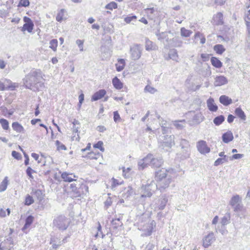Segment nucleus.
Segmentation results:
<instances>
[{"instance_id":"nucleus-1","label":"nucleus","mask_w":250,"mask_h":250,"mask_svg":"<svg viewBox=\"0 0 250 250\" xmlns=\"http://www.w3.org/2000/svg\"><path fill=\"white\" fill-rule=\"evenodd\" d=\"M45 75L39 69L33 68L23 79L25 87L33 91H38L43 89L44 86Z\"/></svg>"},{"instance_id":"nucleus-2","label":"nucleus","mask_w":250,"mask_h":250,"mask_svg":"<svg viewBox=\"0 0 250 250\" xmlns=\"http://www.w3.org/2000/svg\"><path fill=\"white\" fill-rule=\"evenodd\" d=\"M69 221L63 215H60L53 220V225L61 230H65L69 226Z\"/></svg>"},{"instance_id":"nucleus-3","label":"nucleus","mask_w":250,"mask_h":250,"mask_svg":"<svg viewBox=\"0 0 250 250\" xmlns=\"http://www.w3.org/2000/svg\"><path fill=\"white\" fill-rule=\"evenodd\" d=\"M164 137L162 142L160 145V147L166 151H168L174 145V136L166 135Z\"/></svg>"},{"instance_id":"nucleus-4","label":"nucleus","mask_w":250,"mask_h":250,"mask_svg":"<svg viewBox=\"0 0 250 250\" xmlns=\"http://www.w3.org/2000/svg\"><path fill=\"white\" fill-rule=\"evenodd\" d=\"M143 188H144V192L141 195L142 197H151L152 195V192L156 189H157V185L153 181H150L149 183L148 182L145 186H143Z\"/></svg>"},{"instance_id":"nucleus-5","label":"nucleus","mask_w":250,"mask_h":250,"mask_svg":"<svg viewBox=\"0 0 250 250\" xmlns=\"http://www.w3.org/2000/svg\"><path fill=\"white\" fill-rule=\"evenodd\" d=\"M154 226H155V222L153 220L143 225L142 227L140 229V230L144 232L142 235L143 236H150L152 232Z\"/></svg>"},{"instance_id":"nucleus-6","label":"nucleus","mask_w":250,"mask_h":250,"mask_svg":"<svg viewBox=\"0 0 250 250\" xmlns=\"http://www.w3.org/2000/svg\"><path fill=\"white\" fill-rule=\"evenodd\" d=\"M196 147L198 151L202 154H206L210 152V148L208 146L205 141L200 140L197 143Z\"/></svg>"},{"instance_id":"nucleus-7","label":"nucleus","mask_w":250,"mask_h":250,"mask_svg":"<svg viewBox=\"0 0 250 250\" xmlns=\"http://www.w3.org/2000/svg\"><path fill=\"white\" fill-rule=\"evenodd\" d=\"M23 20L25 23L21 27V31L24 32L27 31L29 33H31L34 25L33 22L30 18L26 16L23 17Z\"/></svg>"},{"instance_id":"nucleus-8","label":"nucleus","mask_w":250,"mask_h":250,"mask_svg":"<svg viewBox=\"0 0 250 250\" xmlns=\"http://www.w3.org/2000/svg\"><path fill=\"white\" fill-rule=\"evenodd\" d=\"M215 240V237L214 233L212 232H209L203 238V246L205 248H207L210 246Z\"/></svg>"},{"instance_id":"nucleus-9","label":"nucleus","mask_w":250,"mask_h":250,"mask_svg":"<svg viewBox=\"0 0 250 250\" xmlns=\"http://www.w3.org/2000/svg\"><path fill=\"white\" fill-rule=\"evenodd\" d=\"M131 57L132 59L135 61L139 59L141 57V51L140 45L136 44L132 46L130 48Z\"/></svg>"},{"instance_id":"nucleus-10","label":"nucleus","mask_w":250,"mask_h":250,"mask_svg":"<svg viewBox=\"0 0 250 250\" xmlns=\"http://www.w3.org/2000/svg\"><path fill=\"white\" fill-rule=\"evenodd\" d=\"M171 181V179L170 176L164 178L156 184V185H157V188H158L160 190L165 189L169 186Z\"/></svg>"},{"instance_id":"nucleus-11","label":"nucleus","mask_w":250,"mask_h":250,"mask_svg":"<svg viewBox=\"0 0 250 250\" xmlns=\"http://www.w3.org/2000/svg\"><path fill=\"white\" fill-rule=\"evenodd\" d=\"M168 201L167 197L166 195H162L157 201L156 204L158 209L163 210L164 209Z\"/></svg>"},{"instance_id":"nucleus-12","label":"nucleus","mask_w":250,"mask_h":250,"mask_svg":"<svg viewBox=\"0 0 250 250\" xmlns=\"http://www.w3.org/2000/svg\"><path fill=\"white\" fill-rule=\"evenodd\" d=\"M167 177V170L165 168H162L155 172V179L157 182L161 181Z\"/></svg>"},{"instance_id":"nucleus-13","label":"nucleus","mask_w":250,"mask_h":250,"mask_svg":"<svg viewBox=\"0 0 250 250\" xmlns=\"http://www.w3.org/2000/svg\"><path fill=\"white\" fill-rule=\"evenodd\" d=\"M61 177L64 182H71L75 181L76 183H77V181L75 179L76 176L73 173L64 172L62 174Z\"/></svg>"},{"instance_id":"nucleus-14","label":"nucleus","mask_w":250,"mask_h":250,"mask_svg":"<svg viewBox=\"0 0 250 250\" xmlns=\"http://www.w3.org/2000/svg\"><path fill=\"white\" fill-rule=\"evenodd\" d=\"M228 82V79L224 76H217L215 78L214 85L215 86H220L227 84Z\"/></svg>"},{"instance_id":"nucleus-15","label":"nucleus","mask_w":250,"mask_h":250,"mask_svg":"<svg viewBox=\"0 0 250 250\" xmlns=\"http://www.w3.org/2000/svg\"><path fill=\"white\" fill-rule=\"evenodd\" d=\"M207 106L211 112H215L218 110V106L215 104L213 98L210 97L207 101Z\"/></svg>"},{"instance_id":"nucleus-16","label":"nucleus","mask_w":250,"mask_h":250,"mask_svg":"<svg viewBox=\"0 0 250 250\" xmlns=\"http://www.w3.org/2000/svg\"><path fill=\"white\" fill-rule=\"evenodd\" d=\"M106 92L104 89H100L95 92L92 96L91 101H96L101 99L104 96Z\"/></svg>"},{"instance_id":"nucleus-17","label":"nucleus","mask_w":250,"mask_h":250,"mask_svg":"<svg viewBox=\"0 0 250 250\" xmlns=\"http://www.w3.org/2000/svg\"><path fill=\"white\" fill-rule=\"evenodd\" d=\"M6 90H14L15 88L18 87L19 84L18 83H12L10 80L4 79L3 80Z\"/></svg>"},{"instance_id":"nucleus-18","label":"nucleus","mask_w":250,"mask_h":250,"mask_svg":"<svg viewBox=\"0 0 250 250\" xmlns=\"http://www.w3.org/2000/svg\"><path fill=\"white\" fill-rule=\"evenodd\" d=\"M78 186H79L78 187L79 192L77 194V196H81L82 195H86L88 193V187L86 185L79 184Z\"/></svg>"},{"instance_id":"nucleus-19","label":"nucleus","mask_w":250,"mask_h":250,"mask_svg":"<svg viewBox=\"0 0 250 250\" xmlns=\"http://www.w3.org/2000/svg\"><path fill=\"white\" fill-rule=\"evenodd\" d=\"M213 22L217 25H222L224 23L223 14L219 12L214 15L213 18Z\"/></svg>"},{"instance_id":"nucleus-20","label":"nucleus","mask_w":250,"mask_h":250,"mask_svg":"<svg viewBox=\"0 0 250 250\" xmlns=\"http://www.w3.org/2000/svg\"><path fill=\"white\" fill-rule=\"evenodd\" d=\"M34 221V217L32 215L28 216L25 219V224L22 227L21 230L25 233H27V229L30 226V225L32 224Z\"/></svg>"},{"instance_id":"nucleus-21","label":"nucleus","mask_w":250,"mask_h":250,"mask_svg":"<svg viewBox=\"0 0 250 250\" xmlns=\"http://www.w3.org/2000/svg\"><path fill=\"white\" fill-rule=\"evenodd\" d=\"M222 139L224 143H229L233 139V135L231 131H228L227 132L223 134Z\"/></svg>"},{"instance_id":"nucleus-22","label":"nucleus","mask_w":250,"mask_h":250,"mask_svg":"<svg viewBox=\"0 0 250 250\" xmlns=\"http://www.w3.org/2000/svg\"><path fill=\"white\" fill-rule=\"evenodd\" d=\"M201 57L202 58V61L204 62L208 61L210 58V62H221L220 61L216 58L213 57L210 58V55L209 54H202Z\"/></svg>"},{"instance_id":"nucleus-23","label":"nucleus","mask_w":250,"mask_h":250,"mask_svg":"<svg viewBox=\"0 0 250 250\" xmlns=\"http://www.w3.org/2000/svg\"><path fill=\"white\" fill-rule=\"evenodd\" d=\"M145 48L147 51L155 50L158 49L156 44L148 39L146 40Z\"/></svg>"},{"instance_id":"nucleus-24","label":"nucleus","mask_w":250,"mask_h":250,"mask_svg":"<svg viewBox=\"0 0 250 250\" xmlns=\"http://www.w3.org/2000/svg\"><path fill=\"white\" fill-rule=\"evenodd\" d=\"M234 113L237 117H238L241 121H246L247 119L246 115L241 107H238L236 108L234 110Z\"/></svg>"},{"instance_id":"nucleus-25","label":"nucleus","mask_w":250,"mask_h":250,"mask_svg":"<svg viewBox=\"0 0 250 250\" xmlns=\"http://www.w3.org/2000/svg\"><path fill=\"white\" fill-rule=\"evenodd\" d=\"M219 102L225 106H228L232 103V99L225 95L219 97Z\"/></svg>"},{"instance_id":"nucleus-26","label":"nucleus","mask_w":250,"mask_h":250,"mask_svg":"<svg viewBox=\"0 0 250 250\" xmlns=\"http://www.w3.org/2000/svg\"><path fill=\"white\" fill-rule=\"evenodd\" d=\"M245 21L247 26L248 34L250 36V22H249L247 20H250V6L246 8L245 13Z\"/></svg>"},{"instance_id":"nucleus-27","label":"nucleus","mask_w":250,"mask_h":250,"mask_svg":"<svg viewBox=\"0 0 250 250\" xmlns=\"http://www.w3.org/2000/svg\"><path fill=\"white\" fill-rule=\"evenodd\" d=\"M111 224L114 229H117L119 227H121L123 226V223L120 218L112 219L111 222Z\"/></svg>"},{"instance_id":"nucleus-28","label":"nucleus","mask_w":250,"mask_h":250,"mask_svg":"<svg viewBox=\"0 0 250 250\" xmlns=\"http://www.w3.org/2000/svg\"><path fill=\"white\" fill-rule=\"evenodd\" d=\"M163 164V160L161 157L153 158L151 166L153 167H160Z\"/></svg>"},{"instance_id":"nucleus-29","label":"nucleus","mask_w":250,"mask_h":250,"mask_svg":"<svg viewBox=\"0 0 250 250\" xmlns=\"http://www.w3.org/2000/svg\"><path fill=\"white\" fill-rule=\"evenodd\" d=\"M112 84L117 89H121L123 87V83L117 77H115L112 79Z\"/></svg>"},{"instance_id":"nucleus-30","label":"nucleus","mask_w":250,"mask_h":250,"mask_svg":"<svg viewBox=\"0 0 250 250\" xmlns=\"http://www.w3.org/2000/svg\"><path fill=\"white\" fill-rule=\"evenodd\" d=\"M179 144H180V146L181 147V149H183V148H186L187 149V152H188V151H187V149H188V148L190 147V145H189V142L185 139H182V138H181L179 139ZM188 155V153H187V155Z\"/></svg>"},{"instance_id":"nucleus-31","label":"nucleus","mask_w":250,"mask_h":250,"mask_svg":"<svg viewBox=\"0 0 250 250\" xmlns=\"http://www.w3.org/2000/svg\"><path fill=\"white\" fill-rule=\"evenodd\" d=\"M12 126L13 129L19 133L23 132L24 128L18 122H15L12 123Z\"/></svg>"},{"instance_id":"nucleus-32","label":"nucleus","mask_w":250,"mask_h":250,"mask_svg":"<svg viewBox=\"0 0 250 250\" xmlns=\"http://www.w3.org/2000/svg\"><path fill=\"white\" fill-rule=\"evenodd\" d=\"M230 213L227 212L224 216L222 218L221 223L223 226H225L230 223Z\"/></svg>"},{"instance_id":"nucleus-33","label":"nucleus","mask_w":250,"mask_h":250,"mask_svg":"<svg viewBox=\"0 0 250 250\" xmlns=\"http://www.w3.org/2000/svg\"><path fill=\"white\" fill-rule=\"evenodd\" d=\"M241 201L240 196L238 195L233 196L229 201V205L232 207H234L237 204L241 203Z\"/></svg>"},{"instance_id":"nucleus-34","label":"nucleus","mask_w":250,"mask_h":250,"mask_svg":"<svg viewBox=\"0 0 250 250\" xmlns=\"http://www.w3.org/2000/svg\"><path fill=\"white\" fill-rule=\"evenodd\" d=\"M168 57L172 61L177 62L178 55L176 50L174 49L170 50L168 53Z\"/></svg>"},{"instance_id":"nucleus-35","label":"nucleus","mask_w":250,"mask_h":250,"mask_svg":"<svg viewBox=\"0 0 250 250\" xmlns=\"http://www.w3.org/2000/svg\"><path fill=\"white\" fill-rule=\"evenodd\" d=\"M225 119V118L224 116L221 115L218 116L216 117L215 118H214L213 122V123L216 125L218 126V125H220L221 124H222L224 122Z\"/></svg>"},{"instance_id":"nucleus-36","label":"nucleus","mask_w":250,"mask_h":250,"mask_svg":"<svg viewBox=\"0 0 250 250\" xmlns=\"http://www.w3.org/2000/svg\"><path fill=\"white\" fill-rule=\"evenodd\" d=\"M101 156V154L100 152H95L94 151L88 153L86 156V157L90 160H93V159L97 160V159H99Z\"/></svg>"},{"instance_id":"nucleus-37","label":"nucleus","mask_w":250,"mask_h":250,"mask_svg":"<svg viewBox=\"0 0 250 250\" xmlns=\"http://www.w3.org/2000/svg\"><path fill=\"white\" fill-rule=\"evenodd\" d=\"M229 159V157L228 156H224V157L219 158L214 162V166H218L225 162H228Z\"/></svg>"},{"instance_id":"nucleus-38","label":"nucleus","mask_w":250,"mask_h":250,"mask_svg":"<svg viewBox=\"0 0 250 250\" xmlns=\"http://www.w3.org/2000/svg\"><path fill=\"white\" fill-rule=\"evenodd\" d=\"M8 184V177H5L3 181L0 183V192H2L5 191L7 187V185Z\"/></svg>"},{"instance_id":"nucleus-39","label":"nucleus","mask_w":250,"mask_h":250,"mask_svg":"<svg viewBox=\"0 0 250 250\" xmlns=\"http://www.w3.org/2000/svg\"><path fill=\"white\" fill-rule=\"evenodd\" d=\"M10 232L9 233V235L8 236L6 237V239L3 241L4 242V245L6 246V245H14V241L12 237L10 236V235L13 232V229H10Z\"/></svg>"},{"instance_id":"nucleus-40","label":"nucleus","mask_w":250,"mask_h":250,"mask_svg":"<svg viewBox=\"0 0 250 250\" xmlns=\"http://www.w3.org/2000/svg\"><path fill=\"white\" fill-rule=\"evenodd\" d=\"M111 183V188L112 189H114L118 186L121 185L123 183V181L120 182L118 180L115 179L114 178H112L110 181Z\"/></svg>"},{"instance_id":"nucleus-41","label":"nucleus","mask_w":250,"mask_h":250,"mask_svg":"<svg viewBox=\"0 0 250 250\" xmlns=\"http://www.w3.org/2000/svg\"><path fill=\"white\" fill-rule=\"evenodd\" d=\"M154 156L151 154H148L146 157L143 159V161L148 165H151Z\"/></svg>"},{"instance_id":"nucleus-42","label":"nucleus","mask_w":250,"mask_h":250,"mask_svg":"<svg viewBox=\"0 0 250 250\" xmlns=\"http://www.w3.org/2000/svg\"><path fill=\"white\" fill-rule=\"evenodd\" d=\"M214 51L218 54H221L225 51V48L222 44H216L214 46Z\"/></svg>"},{"instance_id":"nucleus-43","label":"nucleus","mask_w":250,"mask_h":250,"mask_svg":"<svg viewBox=\"0 0 250 250\" xmlns=\"http://www.w3.org/2000/svg\"><path fill=\"white\" fill-rule=\"evenodd\" d=\"M187 151H188L187 153H188V155L187 156V149L186 148H183L182 149V151H181V154H182V156H181V158L182 159H187V158H188L189 157V156H190V147L188 148V149H187Z\"/></svg>"},{"instance_id":"nucleus-44","label":"nucleus","mask_w":250,"mask_h":250,"mask_svg":"<svg viewBox=\"0 0 250 250\" xmlns=\"http://www.w3.org/2000/svg\"><path fill=\"white\" fill-rule=\"evenodd\" d=\"M0 124L4 130H7L9 128V122L5 119H0Z\"/></svg>"},{"instance_id":"nucleus-45","label":"nucleus","mask_w":250,"mask_h":250,"mask_svg":"<svg viewBox=\"0 0 250 250\" xmlns=\"http://www.w3.org/2000/svg\"><path fill=\"white\" fill-rule=\"evenodd\" d=\"M185 120L177 121L174 123V126L178 129H181L184 127Z\"/></svg>"},{"instance_id":"nucleus-46","label":"nucleus","mask_w":250,"mask_h":250,"mask_svg":"<svg viewBox=\"0 0 250 250\" xmlns=\"http://www.w3.org/2000/svg\"><path fill=\"white\" fill-rule=\"evenodd\" d=\"M64 9H62L58 13L57 15L56 16V21L58 22H61L63 20V17L64 15Z\"/></svg>"},{"instance_id":"nucleus-47","label":"nucleus","mask_w":250,"mask_h":250,"mask_svg":"<svg viewBox=\"0 0 250 250\" xmlns=\"http://www.w3.org/2000/svg\"><path fill=\"white\" fill-rule=\"evenodd\" d=\"M34 202L33 197L29 194H27L25 197L24 204L26 206H30Z\"/></svg>"},{"instance_id":"nucleus-48","label":"nucleus","mask_w":250,"mask_h":250,"mask_svg":"<svg viewBox=\"0 0 250 250\" xmlns=\"http://www.w3.org/2000/svg\"><path fill=\"white\" fill-rule=\"evenodd\" d=\"M117 7H118V5L114 1L110 2V3L106 4L105 6V9H108L110 10H112L113 9H116V8H117Z\"/></svg>"},{"instance_id":"nucleus-49","label":"nucleus","mask_w":250,"mask_h":250,"mask_svg":"<svg viewBox=\"0 0 250 250\" xmlns=\"http://www.w3.org/2000/svg\"><path fill=\"white\" fill-rule=\"evenodd\" d=\"M192 33V31L189 30H187L184 27H183L181 29V35L183 37H188L190 36Z\"/></svg>"},{"instance_id":"nucleus-50","label":"nucleus","mask_w":250,"mask_h":250,"mask_svg":"<svg viewBox=\"0 0 250 250\" xmlns=\"http://www.w3.org/2000/svg\"><path fill=\"white\" fill-rule=\"evenodd\" d=\"M49 47L53 51L56 50L58 46V41L56 39L51 40L49 42Z\"/></svg>"},{"instance_id":"nucleus-51","label":"nucleus","mask_w":250,"mask_h":250,"mask_svg":"<svg viewBox=\"0 0 250 250\" xmlns=\"http://www.w3.org/2000/svg\"><path fill=\"white\" fill-rule=\"evenodd\" d=\"M138 167L139 170H143L145 167H147V165L146 163H145L143 159H141L139 160L138 163Z\"/></svg>"},{"instance_id":"nucleus-52","label":"nucleus","mask_w":250,"mask_h":250,"mask_svg":"<svg viewBox=\"0 0 250 250\" xmlns=\"http://www.w3.org/2000/svg\"><path fill=\"white\" fill-rule=\"evenodd\" d=\"M78 182L77 183H72V184H71L70 185V189H71L72 191H73L74 193H76V194L77 195V194H78V192H79V189H78V187L77 186H78L79 184H78Z\"/></svg>"},{"instance_id":"nucleus-53","label":"nucleus","mask_w":250,"mask_h":250,"mask_svg":"<svg viewBox=\"0 0 250 250\" xmlns=\"http://www.w3.org/2000/svg\"><path fill=\"white\" fill-rule=\"evenodd\" d=\"M103 142L99 141L96 144L93 145V147L99 149L101 151L104 152V148L103 147Z\"/></svg>"},{"instance_id":"nucleus-54","label":"nucleus","mask_w":250,"mask_h":250,"mask_svg":"<svg viewBox=\"0 0 250 250\" xmlns=\"http://www.w3.org/2000/svg\"><path fill=\"white\" fill-rule=\"evenodd\" d=\"M202 36V35L199 32H196L194 35V37H195V39H197L198 38H200V43L201 44H204L205 43L206 39L205 37H203Z\"/></svg>"},{"instance_id":"nucleus-55","label":"nucleus","mask_w":250,"mask_h":250,"mask_svg":"<svg viewBox=\"0 0 250 250\" xmlns=\"http://www.w3.org/2000/svg\"><path fill=\"white\" fill-rule=\"evenodd\" d=\"M113 119L116 123L119 122L121 120L120 116L117 111H115L113 112Z\"/></svg>"},{"instance_id":"nucleus-56","label":"nucleus","mask_w":250,"mask_h":250,"mask_svg":"<svg viewBox=\"0 0 250 250\" xmlns=\"http://www.w3.org/2000/svg\"><path fill=\"white\" fill-rule=\"evenodd\" d=\"M29 0H20L18 6L27 7L29 5Z\"/></svg>"},{"instance_id":"nucleus-57","label":"nucleus","mask_w":250,"mask_h":250,"mask_svg":"<svg viewBox=\"0 0 250 250\" xmlns=\"http://www.w3.org/2000/svg\"><path fill=\"white\" fill-rule=\"evenodd\" d=\"M56 144L57 146V148L58 150H66V146L62 144L59 141L57 140L56 141Z\"/></svg>"},{"instance_id":"nucleus-58","label":"nucleus","mask_w":250,"mask_h":250,"mask_svg":"<svg viewBox=\"0 0 250 250\" xmlns=\"http://www.w3.org/2000/svg\"><path fill=\"white\" fill-rule=\"evenodd\" d=\"M12 157H13L15 159H17V160H20L21 159V154L16 151H15V150H13L12 152Z\"/></svg>"},{"instance_id":"nucleus-59","label":"nucleus","mask_w":250,"mask_h":250,"mask_svg":"<svg viewBox=\"0 0 250 250\" xmlns=\"http://www.w3.org/2000/svg\"><path fill=\"white\" fill-rule=\"evenodd\" d=\"M35 170L32 169V168L30 167H28L26 170V173L27 176L29 177L30 178L33 179V176L32 175V172H35Z\"/></svg>"},{"instance_id":"nucleus-60","label":"nucleus","mask_w":250,"mask_h":250,"mask_svg":"<svg viewBox=\"0 0 250 250\" xmlns=\"http://www.w3.org/2000/svg\"><path fill=\"white\" fill-rule=\"evenodd\" d=\"M234 211L235 212H239L242 210L243 206L241 203H239L236 205L234 207H233Z\"/></svg>"},{"instance_id":"nucleus-61","label":"nucleus","mask_w":250,"mask_h":250,"mask_svg":"<svg viewBox=\"0 0 250 250\" xmlns=\"http://www.w3.org/2000/svg\"><path fill=\"white\" fill-rule=\"evenodd\" d=\"M112 203V199L110 197H108L106 201L104 202V206L106 208H108L110 206H111Z\"/></svg>"},{"instance_id":"nucleus-62","label":"nucleus","mask_w":250,"mask_h":250,"mask_svg":"<svg viewBox=\"0 0 250 250\" xmlns=\"http://www.w3.org/2000/svg\"><path fill=\"white\" fill-rule=\"evenodd\" d=\"M136 16H132L130 17H126L125 18L124 21H125L127 23H129L132 21L136 20Z\"/></svg>"},{"instance_id":"nucleus-63","label":"nucleus","mask_w":250,"mask_h":250,"mask_svg":"<svg viewBox=\"0 0 250 250\" xmlns=\"http://www.w3.org/2000/svg\"><path fill=\"white\" fill-rule=\"evenodd\" d=\"M145 91L151 93H154L155 92L156 90L154 88L150 86L146 85L145 88Z\"/></svg>"},{"instance_id":"nucleus-64","label":"nucleus","mask_w":250,"mask_h":250,"mask_svg":"<svg viewBox=\"0 0 250 250\" xmlns=\"http://www.w3.org/2000/svg\"><path fill=\"white\" fill-rule=\"evenodd\" d=\"M243 157V154H233L231 157H229L230 160L233 159H239L242 158Z\"/></svg>"}]
</instances>
